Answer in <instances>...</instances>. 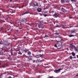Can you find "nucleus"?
<instances>
[{"label":"nucleus","mask_w":78,"mask_h":78,"mask_svg":"<svg viewBox=\"0 0 78 78\" xmlns=\"http://www.w3.org/2000/svg\"><path fill=\"white\" fill-rule=\"evenodd\" d=\"M38 51L40 53H41V52L42 51V50L39 51Z\"/></svg>","instance_id":"nucleus-43"},{"label":"nucleus","mask_w":78,"mask_h":78,"mask_svg":"<svg viewBox=\"0 0 78 78\" xmlns=\"http://www.w3.org/2000/svg\"><path fill=\"white\" fill-rule=\"evenodd\" d=\"M18 55H22V53H21V52L20 51V52H18Z\"/></svg>","instance_id":"nucleus-30"},{"label":"nucleus","mask_w":78,"mask_h":78,"mask_svg":"<svg viewBox=\"0 0 78 78\" xmlns=\"http://www.w3.org/2000/svg\"><path fill=\"white\" fill-rule=\"evenodd\" d=\"M10 53H11V56H12V55L13 54V51H10Z\"/></svg>","instance_id":"nucleus-25"},{"label":"nucleus","mask_w":78,"mask_h":78,"mask_svg":"<svg viewBox=\"0 0 78 78\" xmlns=\"http://www.w3.org/2000/svg\"><path fill=\"white\" fill-rule=\"evenodd\" d=\"M58 45L57 44H55V45H54V47H57V48L58 47Z\"/></svg>","instance_id":"nucleus-29"},{"label":"nucleus","mask_w":78,"mask_h":78,"mask_svg":"<svg viewBox=\"0 0 78 78\" xmlns=\"http://www.w3.org/2000/svg\"><path fill=\"white\" fill-rule=\"evenodd\" d=\"M12 30H11V31H10V32H12Z\"/></svg>","instance_id":"nucleus-64"},{"label":"nucleus","mask_w":78,"mask_h":78,"mask_svg":"<svg viewBox=\"0 0 78 78\" xmlns=\"http://www.w3.org/2000/svg\"><path fill=\"white\" fill-rule=\"evenodd\" d=\"M2 12H5V11H2Z\"/></svg>","instance_id":"nucleus-60"},{"label":"nucleus","mask_w":78,"mask_h":78,"mask_svg":"<svg viewBox=\"0 0 78 78\" xmlns=\"http://www.w3.org/2000/svg\"><path fill=\"white\" fill-rule=\"evenodd\" d=\"M61 13L63 14H64L65 12H67V11H66L65 9H64L63 8H62L61 10Z\"/></svg>","instance_id":"nucleus-5"},{"label":"nucleus","mask_w":78,"mask_h":78,"mask_svg":"<svg viewBox=\"0 0 78 78\" xmlns=\"http://www.w3.org/2000/svg\"><path fill=\"white\" fill-rule=\"evenodd\" d=\"M48 35H46L44 37V38H45V37H48Z\"/></svg>","instance_id":"nucleus-33"},{"label":"nucleus","mask_w":78,"mask_h":78,"mask_svg":"<svg viewBox=\"0 0 78 78\" xmlns=\"http://www.w3.org/2000/svg\"><path fill=\"white\" fill-rule=\"evenodd\" d=\"M66 3H69V1H66Z\"/></svg>","instance_id":"nucleus-40"},{"label":"nucleus","mask_w":78,"mask_h":78,"mask_svg":"<svg viewBox=\"0 0 78 78\" xmlns=\"http://www.w3.org/2000/svg\"><path fill=\"white\" fill-rule=\"evenodd\" d=\"M71 2H76V0H71Z\"/></svg>","instance_id":"nucleus-34"},{"label":"nucleus","mask_w":78,"mask_h":78,"mask_svg":"<svg viewBox=\"0 0 78 78\" xmlns=\"http://www.w3.org/2000/svg\"><path fill=\"white\" fill-rule=\"evenodd\" d=\"M33 62L34 63V62H35V60H34L33 61Z\"/></svg>","instance_id":"nucleus-44"},{"label":"nucleus","mask_w":78,"mask_h":78,"mask_svg":"<svg viewBox=\"0 0 78 78\" xmlns=\"http://www.w3.org/2000/svg\"><path fill=\"white\" fill-rule=\"evenodd\" d=\"M77 58H78V55H77Z\"/></svg>","instance_id":"nucleus-62"},{"label":"nucleus","mask_w":78,"mask_h":78,"mask_svg":"<svg viewBox=\"0 0 78 78\" xmlns=\"http://www.w3.org/2000/svg\"><path fill=\"white\" fill-rule=\"evenodd\" d=\"M36 27L37 28H44L43 25L41 23V22L37 24L36 26Z\"/></svg>","instance_id":"nucleus-3"},{"label":"nucleus","mask_w":78,"mask_h":78,"mask_svg":"<svg viewBox=\"0 0 78 78\" xmlns=\"http://www.w3.org/2000/svg\"><path fill=\"white\" fill-rule=\"evenodd\" d=\"M17 39H18V38H17V37H15L14 38V39H15V40H16Z\"/></svg>","instance_id":"nucleus-32"},{"label":"nucleus","mask_w":78,"mask_h":78,"mask_svg":"<svg viewBox=\"0 0 78 78\" xmlns=\"http://www.w3.org/2000/svg\"><path fill=\"white\" fill-rule=\"evenodd\" d=\"M43 15L44 17H47V14H43Z\"/></svg>","instance_id":"nucleus-27"},{"label":"nucleus","mask_w":78,"mask_h":78,"mask_svg":"<svg viewBox=\"0 0 78 78\" xmlns=\"http://www.w3.org/2000/svg\"><path fill=\"white\" fill-rule=\"evenodd\" d=\"M61 70V69H55L54 70V72H55V73H59L60 72V70Z\"/></svg>","instance_id":"nucleus-7"},{"label":"nucleus","mask_w":78,"mask_h":78,"mask_svg":"<svg viewBox=\"0 0 78 78\" xmlns=\"http://www.w3.org/2000/svg\"><path fill=\"white\" fill-rule=\"evenodd\" d=\"M26 33H27V34H28V32H27H27H26Z\"/></svg>","instance_id":"nucleus-61"},{"label":"nucleus","mask_w":78,"mask_h":78,"mask_svg":"<svg viewBox=\"0 0 78 78\" xmlns=\"http://www.w3.org/2000/svg\"><path fill=\"white\" fill-rule=\"evenodd\" d=\"M71 34H73H73L74 35L69 34L68 35V36L69 37H74V36H76V30L73 29L71 30Z\"/></svg>","instance_id":"nucleus-2"},{"label":"nucleus","mask_w":78,"mask_h":78,"mask_svg":"<svg viewBox=\"0 0 78 78\" xmlns=\"http://www.w3.org/2000/svg\"><path fill=\"white\" fill-rule=\"evenodd\" d=\"M70 47L72 49H73V48H75V46L72 44H71L70 45Z\"/></svg>","instance_id":"nucleus-14"},{"label":"nucleus","mask_w":78,"mask_h":78,"mask_svg":"<svg viewBox=\"0 0 78 78\" xmlns=\"http://www.w3.org/2000/svg\"><path fill=\"white\" fill-rule=\"evenodd\" d=\"M55 28H56V27H58V25H57L55 27Z\"/></svg>","instance_id":"nucleus-39"},{"label":"nucleus","mask_w":78,"mask_h":78,"mask_svg":"<svg viewBox=\"0 0 78 78\" xmlns=\"http://www.w3.org/2000/svg\"><path fill=\"white\" fill-rule=\"evenodd\" d=\"M57 37L58 38V41H61L62 40V37L59 36Z\"/></svg>","instance_id":"nucleus-8"},{"label":"nucleus","mask_w":78,"mask_h":78,"mask_svg":"<svg viewBox=\"0 0 78 78\" xmlns=\"http://www.w3.org/2000/svg\"><path fill=\"white\" fill-rule=\"evenodd\" d=\"M69 59H72V58H73V57H72V56H70V57H69Z\"/></svg>","instance_id":"nucleus-31"},{"label":"nucleus","mask_w":78,"mask_h":78,"mask_svg":"<svg viewBox=\"0 0 78 78\" xmlns=\"http://www.w3.org/2000/svg\"><path fill=\"white\" fill-rule=\"evenodd\" d=\"M0 44H2V43H1V42H0Z\"/></svg>","instance_id":"nucleus-63"},{"label":"nucleus","mask_w":78,"mask_h":78,"mask_svg":"<svg viewBox=\"0 0 78 78\" xmlns=\"http://www.w3.org/2000/svg\"><path fill=\"white\" fill-rule=\"evenodd\" d=\"M8 78H11V76H9V77H8Z\"/></svg>","instance_id":"nucleus-51"},{"label":"nucleus","mask_w":78,"mask_h":78,"mask_svg":"<svg viewBox=\"0 0 78 78\" xmlns=\"http://www.w3.org/2000/svg\"><path fill=\"white\" fill-rule=\"evenodd\" d=\"M66 0H61V2L62 3H66Z\"/></svg>","instance_id":"nucleus-18"},{"label":"nucleus","mask_w":78,"mask_h":78,"mask_svg":"<svg viewBox=\"0 0 78 78\" xmlns=\"http://www.w3.org/2000/svg\"><path fill=\"white\" fill-rule=\"evenodd\" d=\"M49 77H48V78H53V76H49Z\"/></svg>","instance_id":"nucleus-38"},{"label":"nucleus","mask_w":78,"mask_h":78,"mask_svg":"<svg viewBox=\"0 0 78 78\" xmlns=\"http://www.w3.org/2000/svg\"><path fill=\"white\" fill-rule=\"evenodd\" d=\"M41 76H38L37 77V78H41Z\"/></svg>","instance_id":"nucleus-37"},{"label":"nucleus","mask_w":78,"mask_h":78,"mask_svg":"<svg viewBox=\"0 0 78 78\" xmlns=\"http://www.w3.org/2000/svg\"><path fill=\"white\" fill-rule=\"evenodd\" d=\"M13 0H10V2H11Z\"/></svg>","instance_id":"nucleus-48"},{"label":"nucleus","mask_w":78,"mask_h":78,"mask_svg":"<svg viewBox=\"0 0 78 78\" xmlns=\"http://www.w3.org/2000/svg\"><path fill=\"white\" fill-rule=\"evenodd\" d=\"M9 18V17H8V16H5V19L6 20H8V19Z\"/></svg>","instance_id":"nucleus-19"},{"label":"nucleus","mask_w":78,"mask_h":78,"mask_svg":"<svg viewBox=\"0 0 78 78\" xmlns=\"http://www.w3.org/2000/svg\"><path fill=\"white\" fill-rule=\"evenodd\" d=\"M26 37H23V39L24 40L26 38Z\"/></svg>","instance_id":"nucleus-42"},{"label":"nucleus","mask_w":78,"mask_h":78,"mask_svg":"<svg viewBox=\"0 0 78 78\" xmlns=\"http://www.w3.org/2000/svg\"><path fill=\"white\" fill-rule=\"evenodd\" d=\"M29 51V50H28V49H26L24 50V52L25 53H27Z\"/></svg>","instance_id":"nucleus-13"},{"label":"nucleus","mask_w":78,"mask_h":78,"mask_svg":"<svg viewBox=\"0 0 78 78\" xmlns=\"http://www.w3.org/2000/svg\"><path fill=\"white\" fill-rule=\"evenodd\" d=\"M76 77H78V74L76 75Z\"/></svg>","instance_id":"nucleus-45"},{"label":"nucleus","mask_w":78,"mask_h":78,"mask_svg":"<svg viewBox=\"0 0 78 78\" xmlns=\"http://www.w3.org/2000/svg\"><path fill=\"white\" fill-rule=\"evenodd\" d=\"M66 26H67V25H66L62 24V28L65 29V28H66Z\"/></svg>","instance_id":"nucleus-12"},{"label":"nucleus","mask_w":78,"mask_h":78,"mask_svg":"<svg viewBox=\"0 0 78 78\" xmlns=\"http://www.w3.org/2000/svg\"><path fill=\"white\" fill-rule=\"evenodd\" d=\"M57 44L58 45H60V47H61V46L62 45V43L61 42H60V41H59L57 42Z\"/></svg>","instance_id":"nucleus-10"},{"label":"nucleus","mask_w":78,"mask_h":78,"mask_svg":"<svg viewBox=\"0 0 78 78\" xmlns=\"http://www.w3.org/2000/svg\"><path fill=\"white\" fill-rule=\"evenodd\" d=\"M69 19H72V17H69Z\"/></svg>","instance_id":"nucleus-46"},{"label":"nucleus","mask_w":78,"mask_h":78,"mask_svg":"<svg viewBox=\"0 0 78 78\" xmlns=\"http://www.w3.org/2000/svg\"><path fill=\"white\" fill-rule=\"evenodd\" d=\"M16 31H17V32H18V30H16Z\"/></svg>","instance_id":"nucleus-59"},{"label":"nucleus","mask_w":78,"mask_h":78,"mask_svg":"<svg viewBox=\"0 0 78 78\" xmlns=\"http://www.w3.org/2000/svg\"><path fill=\"white\" fill-rule=\"evenodd\" d=\"M72 54L73 56H75V54L73 52L72 53Z\"/></svg>","instance_id":"nucleus-24"},{"label":"nucleus","mask_w":78,"mask_h":78,"mask_svg":"<svg viewBox=\"0 0 78 78\" xmlns=\"http://www.w3.org/2000/svg\"><path fill=\"white\" fill-rule=\"evenodd\" d=\"M2 8H5V6H4V5H2Z\"/></svg>","instance_id":"nucleus-47"},{"label":"nucleus","mask_w":78,"mask_h":78,"mask_svg":"<svg viewBox=\"0 0 78 78\" xmlns=\"http://www.w3.org/2000/svg\"><path fill=\"white\" fill-rule=\"evenodd\" d=\"M2 15V14L1 13V12H0V16H1Z\"/></svg>","instance_id":"nucleus-57"},{"label":"nucleus","mask_w":78,"mask_h":78,"mask_svg":"<svg viewBox=\"0 0 78 78\" xmlns=\"http://www.w3.org/2000/svg\"><path fill=\"white\" fill-rule=\"evenodd\" d=\"M42 62V61L40 60V59H37L36 60V62Z\"/></svg>","instance_id":"nucleus-20"},{"label":"nucleus","mask_w":78,"mask_h":78,"mask_svg":"<svg viewBox=\"0 0 78 78\" xmlns=\"http://www.w3.org/2000/svg\"><path fill=\"white\" fill-rule=\"evenodd\" d=\"M12 8H14L15 7H14V6H12Z\"/></svg>","instance_id":"nucleus-49"},{"label":"nucleus","mask_w":78,"mask_h":78,"mask_svg":"<svg viewBox=\"0 0 78 78\" xmlns=\"http://www.w3.org/2000/svg\"><path fill=\"white\" fill-rule=\"evenodd\" d=\"M34 57H35L36 58L38 59V58H42V55L41 54L36 55L34 56Z\"/></svg>","instance_id":"nucleus-4"},{"label":"nucleus","mask_w":78,"mask_h":78,"mask_svg":"<svg viewBox=\"0 0 78 78\" xmlns=\"http://www.w3.org/2000/svg\"><path fill=\"white\" fill-rule=\"evenodd\" d=\"M54 16L56 18L58 17L60 18V15L58 13H55L54 15Z\"/></svg>","instance_id":"nucleus-6"},{"label":"nucleus","mask_w":78,"mask_h":78,"mask_svg":"<svg viewBox=\"0 0 78 78\" xmlns=\"http://www.w3.org/2000/svg\"><path fill=\"white\" fill-rule=\"evenodd\" d=\"M5 22V21L4 20H1L0 21V23H3Z\"/></svg>","instance_id":"nucleus-17"},{"label":"nucleus","mask_w":78,"mask_h":78,"mask_svg":"<svg viewBox=\"0 0 78 78\" xmlns=\"http://www.w3.org/2000/svg\"><path fill=\"white\" fill-rule=\"evenodd\" d=\"M19 51V50H16V51Z\"/></svg>","instance_id":"nucleus-54"},{"label":"nucleus","mask_w":78,"mask_h":78,"mask_svg":"<svg viewBox=\"0 0 78 78\" xmlns=\"http://www.w3.org/2000/svg\"><path fill=\"white\" fill-rule=\"evenodd\" d=\"M6 73H4V74H6Z\"/></svg>","instance_id":"nucleus-55"},{"label":"nucleus","mask_w":78,"mask_h":78,"mask_svg":"<svg viewBox=\"0 0 78 78\" xmlns=\"http://www.w3.org/2000/svg\"><path fill=\"white\" fill-rule=\"evenodd\" d=\"M28 13H29V12L28 11H27L23 14H22V16L24 15V14H28Z\"/></svg>","instance_id":"nucleus-21"},{"label":"nucleus","mask_w":78,"mask_h":78,"mask_svg":"<svg viewBox=\"0 0 78 78\" xmlns=\"http://www.w3.org/2000/svg\"><path fill=\"white\" fill-rule=\"evenodd\" d=\"M51 42H53V40H51Z\"/></svg>","instance_id":"nucleus-58"},{"label":"nucleus","mask_w":78,"mask_h":78,"mask_svg":"<svg viewBox=\"0 0 78 78\" xmlns=\"http://www.w3.org/2000/svg\"><path fill=\"white\" fill-rule=\"evenodd\" d=\"M27 53L28 56H30L31 57H33V56L32 55H31V52H30V51H29Z\"/></svg>","instance_id":"nucleus-9"},{"label":"nucleus","mask_w":78,"mask_h":78,"mask_svg":"<svg viewBox=\"0 0 78 78\" xmlns=\"http://www.w3.org/2000/svg\"><path fill=\"white\" fill-rule=\"evenodd\" d=\"M20 0H15L14 1L15 2H19V1Z\"/></svg>","instance_id":"nucleus-28"},{"label":"nucleus","mask_w":78,"mask_h":78,"mask_svg":"<svg viewBox=\"0 0 78 78\" xmlns=\"http://www.w3.org/2000/svg\"><path fill=\"white\" fill-rule=\"evenodd\" d=\"M11 12V14H12V13H14V12Z\"/></svg>","instance_id":"nucleus-41"},{"label":"nucleus","mask_w":78,"mask_h":78,"mask_svg":"<svg viewBox=\"0 0 78 78\" xmlns=\"http://www.w3.org/2000/svg\"><path fill=\"white\" fill-rule=\"evenodd\" d=\"M22 29H23L22 28H19V30H20V31L22 30Z\"/></svg>","instance_id":"nucleus-35"},{"label":"nucleus","mask_w":78,"mask_h":78,"mask_svg":"<svg viewBox=\"0 0 78 78\" xmlns=\"http://www.w3.org/2000/svg\"><path fill=\"white\" fill-rule=\"evenodd\" d=\"M17 8V7L16 6V7H15V8L16 9V8Z\"/></svg>","instance_id":"nucleus-56"},{"label":"nucleus","mask_w":78,"mask_h":78,"mask_svg":"<svg viewBox=\"0 0 78 78\" xmlns=\"http://www.w3.org/2000/svg\"><path fill=\"white\" fill-rule=\"evenodd\" d=\"M37 11L39 12H41V11H42V9L41 8H38L37 9Z\"/></svg>","instance_id":"nucleus-16"},{"label":"nucleus","mask_w":78,"mask_h":78,"mask_svg":"<svg viewBox=\"0 0 78 78\" xmlns=\"http://www.w3.org/2000/svg\"><path fill=\"white\" fill-rule=\"evenodd\" d=\"M3 74H1V75L0 76V78H2V76Z\"/></svg>","instance_id":"nucleus-36"},{"label":"nucleus","mask_w":78,"mask_h":78,"mask_svg":"<svg viewBox=\"0 0 78 78\" xmlns=\"http://www.w3.org/2000/svg\"><path fill=\"white\" fill-rule=\"evenodd\" d=\"M16 5H17V6H18L19 5V4H16Z\"/></svg>","instance_id":"nucleus-50"},{"label":"nucleus","mask_w":78,"mask_h":78,"mask_svg":"<svg viewBox=\"0 0 78 78\" xmlns=\"http://www.w3.org/2000/svg\"><path fill=\"white\" fill-rule=\"evenodd\" d=\"M61 48V46L60 47V45H57V48L58 49H60Z\"/></svg>","instance_id":"nucleus-22"},{"label":"nucleus","mask_w":78,"mask_h":78,"mask_svg":"<svg viewBox=\"0 0 78 78\" xmlns=\"http://www.w3.org/2000/svg\"><path fill=\"white\" fill-rule=\"evenodd\" d=\"M0 55H3V52L2 51H0Z\"/></svg>","instance_id":"nucleus-26"},{"label":"nucleus","mask_w":78,"mask_h":78,"mask_svg":"<svg viewBox=\"0 0 78 78\" xmlns=\"http://www.w3.org/2000/svg\"><path fill=\"white\" fill-rule=\"evenodd\" d=\"M55 37L57 38L59 36V33H55Z\"/></svg>","instance_id":"nucleus-11"},{"label":"nucleus","mask_w":78,"mask_h":78,"mask_svg":"<svg viewBox=\"0 0 78 78\" xmlns=\"http://www.w3.org/2000/svg\"><path fill=\"white\" fill-rule=\"evenodd\" d=\"M73 58H76V57H73Z\"/></svg>","instance_id":"nucleus-52"},{"label":"nucleus","mask_w":78,"mask_h":78,"mask_svg":"<svg viewBox=\"0 0 78 78\" xmlns=\"http://www.w3.org/2000/svg\"><path fill=\"white\" fill-rule=\"evenodd\" d=\"M34 5L35 6H38V4L36 2H34Z\"/></svg>","instance_id":"nucleus-15"},{"label":"nucleus","mask_w":78,"mask_h":78,"mask_svg":"<svg viewBox=\"0 0 78 78\" xmlns=\"http://www.w3.org/2000/svg\"><path fill=\"white\" fill-rule=\"evenodd\" d=\"M27 58H28L29 60H32V58H31L30 56H27Z\"/></svg>","instance_id":"nucleus-23"},{"label":"nucleus","mask_w":78,"mask_h":78,"mask_svg":"<svg viewBox=\"0 0 78 78\" xmlns=\"http://www.w3.org/2000/svg\"><path fill=\"white\" fill-rule=\"evenodd\" d=\"M8 46H9V43L8 44Z\"/></svg>","instance_id":"nucleus-53"},{"label":"nucleus","mask_w":78,"mask_h":78,"mask_svg":"<svg viewBox=\"0 0 78 78\" xmlns=\"http://www.w3.org/2000/svg\"><path fill=\"white\" fill-rule=\"evenodd\" d=\"M27 22V19L26 18H23L22 20H19L18 22H16V23L18 25H20V24H24L25 22Z\"/></svg>","instance_id":"nucleus-1"}]
</instances>
